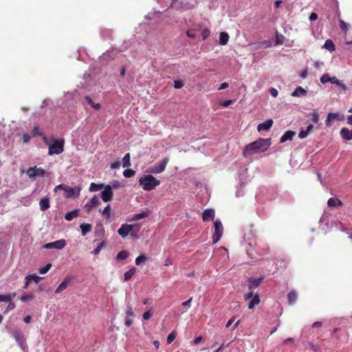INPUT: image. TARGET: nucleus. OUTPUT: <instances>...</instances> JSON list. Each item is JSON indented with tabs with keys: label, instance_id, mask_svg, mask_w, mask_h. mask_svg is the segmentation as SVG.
<instances>
[{
	"label": "nucleus",
	"instance_id": "38",
	"mask_svg": "<svg viewBox=\"0 0 352 352\" xmlns=\"http://www.w3.org/2000/svg\"><path fill=\"white\" fill-rule=\"evenodd\" d=\"M135 170H133L132 169H126L123 172V175L126 178H130V177H133L135 175Z\"/></svg>",
	"mask_w": 352,
	"mask_h": 352
},
{
	"label": "nucleus",
	"instance_id": "59",
	"mask_svg": "<svg viewBox=\"0 0 352 352\" xmlns=\"http://www.w3.org/2000/svg\"><path fill=\"white\" fill-rule=\"evenodd\" d=\"M132 324H133V320L131 319V318H126L125 325L127 327H129L132 325Z\"/></svg>",
	"mask_w": 352,
	"mask_h": 352
},
{
	"label": "nucleus",
	"instance_id": "17",
	"mask_svg": "<svg viewBox=\"0 0 352 352\" xmlns=\"http://www.w3.org/2000/svg\"><path fill=\"white\" fill-rule=\"evenodd\" d=\"M296 135V132L293 131H287L280 139V142L283 143L287 140H292L294 136Z\"/></svg>",
	"mask_w": 352,
	"mask_h": 352
},
{
	"label": "nucleus",
	"instance_id": "15",
	"mask_svg": "<svg viewBox=\"0 0 352 352\" xmlns=\"http://www.w3.org/2000/svg\"><path fill=\"white\" fill-rule=\"evenodd\" d=\"M39 206L41 211H45L50 208V197L45 196L42 197L39 201Z\"/></svg>",
	"mask_w": 352,
	"mask_h": 352
},
{
	"label": "nucleus",
	"instance_id": "8",
	"mask_svg": "<svg viewBox=\"0 0 352 352\" xmlns=\"http://www.w3.org/2000/svg\"><path fill=\"white\" fill-rule=\"evenodd\" d=\"M245 300L251 299L250 302L248 303V308L252 309L254 307V306L257 305L260 302V298L258 294H256L254 295L252 291H250L248 294H246L244 296Z\"/></svg>",
	"mask_w": 352,
	"mask_h": 352
},
{
	"label": "nucleus",
	"instance_id": "14",
	"mask_svg": "<svg viewBox=\"0 0 352 352\" xmlns=\"http://www.w3.org/2000/svg\"><path fill=\"white\" fill-rule=\"evenodd\" d=\"M272 125H273V120L272 119H268L266 121H265L264 122L259 124L257 126V130L258 131H261L263 130L268 131L270 129V128L272 126Z\"/></svg>",
	"mask_w": 352,
	"mask_h": 352
},
{
	"label": "nucleus",
	"instance_id": "13",
	"mask_svg": "<svg viewBox=\"0 0 352 352\" xmlns=\"http://www.w3.org/2000/svg\"><path fill=\"white\" fill-rule=\"evenodd\" d=\"M263 278H250L248 280L247 285L248 287V289L250 291H252L253 288L258 287L262 283Z\"/></svg>",
	"mask_w": 352,
	"mask_h": 352
},
{
	"label": "nucleus",
	"instance_id": "60",
	"mask_svg": "<svg viewBox=\"0 0 352 352\" xmlns=\"http://www.w3.org/2000/svg\"><path fill=\"white\" fill-rule=\"evenodd\" d=\"M307 74H308V72H307V69H304V70H302V71L301 72V73H300V76L302 78L305 79V78H307Z\"/></svg>",
	"mask_w": 352,
	"mask_h": 352
},
{
	"label": "nucleus",
	"instance_id": "32",
	"mask_svg": "<svg viewBox=\"0 0 352 352\" xmlns=\"http://www.w3.org/2000/svg\"><path fill=\"white\" fill-rule=\"evenodd\" d=\"M129 256V253L126 250H122L116 256V259L118 261L124 260Z\"/></svg>",
	"mask_w": 352,
	"mask_h": 352
},
{
	"label": "nucleus",
	"instance_id": "4",
	"mask_svg": "<svg viewBox=\"0 0 352 352\" xmlns=\"http://www.w3.org/2000/svg\"><path fill=\"white\" fill-rule=\"evenodd\" d=\"M140 230V226L138 225H129V224H122L121 227L118 229V234L122 237L125 238L129 235V234L131 232V235L134 236L133 231L138 232Z\"/></svg>",
	"mask_w": 352,
	"mask_h": 352
},
{
	"label": "nucleus",
	"instance_id": "19",
	"mask_svg": "<svg viewBox=\"0 0 352 352\" xmlns=\"http://www.w3.org/2000/svg\"><path fill=\"white\" fill-rule=\"evenodd\" d=\"M342 202L339 199L336 197H331L327 201V205L329 207H337L342 206Z\"/></svg>",
	"mask_w": 352,
	"mask_h": 352
},
{
	"label": "nucleus",
	"instance_id": "33",
	"mask_svg": "<svg viewBox=\"0 0 352 352\" xmlns=\"http://www.w3.org/2000/svg\"><path fill=\"white\" fill-rule=\"evenodd\" d=\"M104 186V184H95V183H91V185H90V187H89V190L91 192H95V191H98L100 189H102L103 187Z\"/></svg>",
	"mask_w": 352,
	"mask_h": 352
},
{
	"label": "nucleus",
	"instance_id": "34",
	"mask_svg": "<svg viewBox=\"0 0 352 352\" xmlns=\"http://www.w3.org/2000/svg\"><path fill=\"white\" fill-rule=\"evenodd\" d=\"M33 298H34V295L32 294H24L19 297L20 300L23 302H30V301L32 300Z\"/></svg>",
	"mask_w": 352,
	"mask_h": 352
},
{
	"label": "nucleus",
	"instance_id": "25",
	"mask_svg": "<svg viewBox=\"0 0 352 352\" xmlns=\"http://www.w3.org/2000/svg\"><path fill=\"white\" fill-rule=\"evenodd\" d=\"M287 299H288L289 303L290 305L294 304L296 301V300H297V294L295 292V291H294V290L290 291L287 294Z\"/></svg>",
	"mask_w": 352,
	"mask_h": 352
},
{
	"label": "nucleus",
	"instance_id": "20",
	"mask_svg": "<svg viewBox=\"0 0 352 352\" xmlns=\"http://www.w3.org/2000/svg\"><path fill=\"white\" fill-rule=\"evenodd\" d=\"M229 35L227 32H222L219 34V43L221 45H225L228 43L229 41Z\"/></svg>",
	"mask_w": 352,
	"mask_h": 352
},
{
	"label": "nucleus",
	"instance_id": "7",
	"mask_svg": "<svg viewBox=\"0 0 352 352\" xmlns=\"http://www.w3.org/2000/svg\"><path fill=\"white\" fill-rule=\"evenodd\" d=\"M169 159L166 157L161 160L157 164L150 168L149 171L153 174H158L164 172L166 169V165Z\"/></svg>",
	"mask_w": 352,
	"mask_h": 352
},
{
	"label": "nucleus",
	"instance_id": "50",
	"mask_svg": "<svg viewBox=\"0 0 352 352\" xmlns=\"http://www.w3.org/2000/svg\"><path fill=\"white\" fill-rule=\"evenodd\" d=\"M15 307V304L12 302V301L8 302V305L6 308V309L4 311V314H6L7 312L14 309Z\"/></svg>",
	"mask_w": 352,
	"mask_h": 352
},
{
	"label": "nucleus",
	"instance_id": "63",
	"mask_svg": "<svg viewBox=\"0 0 352 352\" xmlns=\"http://www.w3.org/2000/svg\"><path fill=\"white\" fill-rule=\"evenodd\" d=\"M202 340V337L201 336H199V337H197L195 340H194V344L197 345L199 343H200Z\"/></svg>",
	"mask_w": 352,
	"mask_h": 352
},
{
	"label": "nucleus",
	"instance_id": "29",
	"mask_svg": "<svg viewBox=\"0 0 352 352\" xmlns=\"http://www.w3.org/2000/svg\"><path fill=\"white\" fill-rule=\"evenodd\" d=\"M100 212H101L105 217L107 220H109L110 218V212H111V206L108 204L103 210H100Z\"/></svg>",
	"mask_w": 352,
	"mask_h": 352
},
{
	"label": "nucleus",
	"instance_id": "3",
	"mask_svg": "<svg viewBox=\"0 0 352 352\" xmlns=\"http://www.w3.org/2000/svg\"><path fill=\"white\" fill-rule=\"evenodd\" d=\"M139 184L144 190L151 191L160 184V181L152 175H146L140 178Z\"/></svg>",
	"mask_w": 352,
	"mask_h": 352
},
{
	"label": "nucleus",
	"instance_id": "22",
	"mask_svg": "<svg viewBox=\"0 0 352 352\" xmlns=\"http://www.w3.org/2000/svg\"><path fill=\"white\" fill-rule=\"evenodd\" d=\"M81 233L82 236L87 234V232H90L92 228V226L90 223H82L80 224Z\"/></svg>",
	"mask_w": 352,
	"mask_h": 352
},
{
	"label": "nucleus",
	"instance_id": "39",
	"mask_svg": "<svg viewBox=\"0 0 352 352\" xmlns=\"http://www.w3.org/2000/svg\"><path fill=\"white\" fill-rule=\"evenodd\" d=\"M110 186H111V189L112 188L118 189V188H120L121 186H123L122 183L119 180H116V179L113 180L111 182Z\"/></svg>",
	"mask_w": 352,
	"mask_h": 352
},
{
	"label": "nucleus",
	"instance_id": "10",
	"mask_svg": "<svg viewBox=\"0 0 352 352\" xmlns=\"http://www.w3.org/2000/svg\"><path fill=\"white\" fill-rule=\"evenodd\" d=\"M104 189L101 192V198L103 201L108 202L113 199V193L111 190V186H104Z\"/></svg>",
	"mask_w": 352,
	"mask_h": 352
},
{
	"label": "nucleus",
	"instance_id": "43",
	"mask_svg": "<svg viewBox=\"0 0 352 352\" xmlns=\"http://www.w3.org/2000/svg\"><path fill=\"white\" fill-rule=\"evenodd\" d=\"M153 314H154V311H152L151 309H150L147 311H145L143 314L144 320H149L151 318V317L153 315Z\"/></svg>",
	"mask_w": 352,
	"mask_h": 352
},
{
	"label": "nucleus",
	"instance_id": "12",
	"mask_svg": "<svg viewBox=\"0 0 352 352\" xmlns=\"http://www.w3.org/2000/svg\"><path fill=\"white\" fill-rule=\"evenodd\" d=\"M215 212L213 209L204 210L202 213V219L204 221H208L213 220L214 218Z\"/></svg>",
	"mask_w": 352,
	"mask_h": 352
},
{
	"label": "nucleus",
	"instance_id": "45",
	"mask_svg": "<svg viewBox=\"0 0 352 352\" xmlns=\"http://www.w3.org/2000/svg\"><path fill=\"white\" fill-rule=\"evenodd\" d=\"M30 281L34 280L36 283H38L43 278L38 276L35 274H31L28 276Z\"/></svg>",
	"mask_w": 352,
	"mask_h": 352
},
{
	"label": "nucleus",
	"instance_id": "58",
	"mask_svg": "<svg viewBox=\"0 0 352 352\" xmlns=\"http://www.w3.org/2000/svg\"><path fill=\"white\" fill-rule=\"evenodd\" d=\"M318 19V14L316 12H311L309 16V20L311 21H316Z\"/></svg>",
	"mask_w": 352,
	"mask_h": 352
},
{
	"label": "nucleus",
	"instance_id": "57",
	"mask_svg": "<svg viewBox=\"0 0 352 352\" xmlns=\"http://www.w3.org/2000/svg\"><path fill=\"white\" fill-rule=\"evenodd\" d=\"M270 93L273 97H276L278 96V91L275 88H271L270 89Z\"/></svg>",
	"mask_w": 352,
	"mask_h": 352
},
{
	"label": "nucleus",
	"instance_id": "5",
	"mask_svg": "<svg viewBox=\"0 0 352 352\" xmlns=\"http://www.w3.org/2000/svg\"><path fill=\"white\" fill-rule=\"evenodd\" d=\"M26 174L29 178L34 179L37 177H43L45 176L46 171L42 168H38L37 166L30 167L26 171Z\"/></svg>",
	"mask_w": 352,
	"mask_h": 352
},
{
	"label": "nucleus",
	"instance_id": "27",
	"mask_svg": "<svg viewBox=\"0 0 352 352\" xmlns=\"http://www.w3.org/2000/svg\"><path fill=\"white\" fill-rule=\"evenodd\" d=\"M78 211L77 210H72L71 212H68L65 215V219L67 221H72L74 218L78 217Z\"/></svg>",
	"mask_w": 352,
	"mask_h": 352
},
{
	"label": "nucleus",
	"instance_id": "53",
	"mask_svg": "<svg viewBox=\"0 0 352 352\" xmlns=\"http://www.w3.org/2000/svg\"><path fill=\"white\" fill-rule=\"evenodd\" d=\"M31 137L32 136L28 135V133H24L22 136V140L23 142L28 143L30 140Z\"/></svg>",
	"mask_w": 352,
	"mask_h": 352
},
{
	"label": "nucleus",
	"instance_id": "2",
	"mask_svg": "<svg viewBox=\"0 0 352 352\" xmlns=\"http://www.w3.org/2000/svg\"><path fill=\"white\" fill-rule=\"evenodd\" d=\"M45 144L48 145V154L52 155L54 154L58 155L64 151V140H57L56 138H52L50 142L48 141L47 138H43Z\"/></svg>",
	"mask_w": 352,
	"mask_h": 352
},
{
	"label": "nucleus",
	"instance_id": "11",
	"mask_svg": "<svg viewBox=\"0 0 352 352\" xmlns=\"http://www.w3.org/2000/svg\"><path fill=\"white\" fill-rule=\"evenodd\" d=\"M100 204V201L99 198L96 195H95L91 198V199L89 202H87L85 204V208L86 210L88 212H89L94 208L99 206Z\"/></svg>",
	"mask_w": 352,
	"mask_h": 352
},
{
	"label": "nucleus",
	"instance_id": "54",
	"mask_svg": "<svg viewBox=\"0 0 352 352\" xmlns=\"http://www.w3.org/2000/svg\"><path fill=\"white\" fill-rule=\"evenodd\" d=\"M120 166V161L117 160L114 162H113L111 164V168L112 169H117V168H119Z\"/></svg>",
	"mask_w": 352,
	"mask_h": 352
},
{
	"label": "nucleus",
	"instance_id": "40",
	"mask_svg": "<svg viewBox=\"0 0 352 352\" xmlns=\"http://www.w3.org/2000/svg\"><path fill=\"white\" fill-rule=\"evenodd\" d=\"M134 316V311L131 306H127L126 308V318H131Z\"/></svg>",
	"mask_w": 352,
	"mask_h": 352
},
{
	"label": "nucleus",
	"instance_id": "55",
	"mask_svg": "<svg viewBox=\"0 0 352 352\" xmlns=\"http://www.w3.org/2000/svg\"><path fill=\"white\" fill-rule=\"evenodd\" d=\"M232 102H233V100H227L223 101L221 104V106H223V107H228V106H230Z\"/></svg>",
	"mask_w": 352,
	"mask_h": 352
},
{
	"label": "nucleus",
	"instance_id": "41",
	"mask_svg": "<svg viewBox=\"0 0 352 352\" xmlns=\"http://www.w3.org/2000/svg\"><path fill=\"white\" fill-rule=\"evenodd\" d=\"M147 259L146 256L144 254H141L138 256L135 259V264L137 265H140L142 262L145 261Z\"/></svg>",
	"mask_w": 352,
	"mask_h": 352
},
{
	"label": "nucleus",
	"instance_id": "51",
	"mask_svg": "<svg viewBox=\"0 0 352 352\" xmlns=\"http://www.w3.org/2000/svg\"><path fill=\"white\" fill-rule=\"evenodd\" d=\"M339 26L342 31L346 32L347 30L346 23L342 19L339 20Z\"/></svg>",
	"mask_w": 352,
	"mask_h": 352
},
{
	"label": "nucleus",
	"instance_id": "48",
	"mask_svg": "<svg viewBox=\"0 0 352 352\" xmlns=\"http://www.w3.org/2000/svg\"><path fill=\"white\" fill-rule=\"evenodd\" d=\"M210 32L208 28H205L201 31V36L203 40H206L210 35Z\"/></svg>",
	"mask_w": 352,
	"mask_h": 352
},
{
	"label": "nucleus",
	"instance_id": "9",
	"mask_svg": "<svg viewBox=\"0 0 352 352\" xmlns=\"http://www.w3.org/2000/svg\"><path fill=\"white\" fill-rule=\"evenodd\" d=\"M66 245V241L65 239L57 240L54 242L46 243L43 248L45 249H57L62 250Z\"/></svg>",
	"mask_w": 352,
	"mask_h": 352
},
{
	"label": "nucleus",
	"instance_id": "42",
	"mask_svg": "<svg viewBox=\"0 0 352 352\" xmlns=\"http://www.w3.org/2000/svg\"><path fill=\"white\" fill-rule=\"evenodd\" d=\"M103 246L104 242L100 243V244L91 252V254H93L94 255L98 254L101 251L102 248H103Z\"/></svg>",
	"mask_w": 352,
	"mask_h": 352
},
{
	"label": "nucleus",
	"instance_id": "30",
	"mask_svg": "<svg viewBox=\"0 0 352 352\" xmlns=\"http://www.w3.org/2000/svg\"><path fill=\"white\" fill-rule=\"evenodd\" d=\"M85 100L89 104H90L94 109L98 110L100 109V103H95L90 96H86Z\"/></svg>",
	"mask_w": 352,
	"mask_h": 352
},
{
	"label": "nucleus",
	"instance_id": "62",
	"mask_svg": "<svg viewBox=\"0 0 352 352\" xmlns=\"http://www.w3.org/2000/svg\"><path fill=\"white\" fill-rule=\"evenodd\" d=\"M229 344H225V343H223L214 352H220L221 350L228 346Z\"/></svg>",
	"mask_w": 352,
	"mask_h": 352
},
{
	"label": "nucleus",
	"instance_id": "21",
	"mask_svg": "<svg viewBox=\"0 0 352 352\" xmlns=\"http://www.w3.org/2000/svg\"><path fill=\"white\" fill-rule=\"evenodd\" d=\"M323 47L330 52H334L336 50L335 45L331 39H327L325 41Z\"/></svg>",
	"mask_w": 352,
	"mask_h": 352
},
{
	"label": "nucleus",
	"instance_id": "64",
	"mask_svg": "<svg viewBox=\"0 0 352 352\" xmlns=\"http://www.w3.org/2000/svg\"><path fill=\"white\" fill-rule=\"evenodd\" d=\"M314 65L316 69H319L320 67L323 65V63L320 61H315Z\"/></svg>",
	"mask_w": 352,
	"mask_h": 352
},
{
	"label": "nucleus",
	"instance_id": "16",
	"mask_svg": "<svg viewBox=\"0 0 352 352\" xmlns=\"http://www.w3.org/2000/svg\"><path fill=\"white\" fill-rule=\"evenodd\" d=\"M340 136L345 140H352V129L349 130L348 128L344 127L340 130Z\"/></svg>",
	"mask_w": 352,
	"mask_h": 352
},
{
	"label": "nucleus",
	"instance_id": "1",
	"mask_svg": "<svg viewBox=\"0 0 352 352\" xmlns=\"http://www.w3.org/2000/svg\"><path fill=\"white\" fill-rule=\"evenodd\" d=\"M270 145V138H258L245 146L243 151V155L247 157L253 154L263 152L266 151Z\"/></svg>",
	"mask_w": 352,
	"mask_h": 352
},
{
	"label": "nucleus",
	"instance_id": "35",
	"mask_svg": "<svg viewBox=\"0 0 352 352\" xmlns=\"http://www.w3.org/2000/svg\"><path fill=\"white\" fill-rule=\"evenodd\" d=\"M338 114L336 113H329L327 116V125H329V122L338 119Z\"/></svg>",
	"mask_w": 352,
	"mask_h": 352
},
{
	"label": "nucleus",
	"instance_id": "31",
	"mask_svg": "<svg viewBox=\"0 0 352 352\" xmlns=\"http://www.w3.org/2000/svg\"><path fill=\"white\" fill-rule=\"evenodd\" d=\"M148 216V212H142L141 213L135 214L133 216L131 221H138L141 219L146 218Z\"/></svg>",
	"mask_w": 352,
	"mask_h": 352
},
{
	"label": "nucleus",
	"instance_id": "37",
	"mask_svg": "<svg viewBox=\"0 0 352 352\" xmlns=\"http://www.w3.org/2000/svg\"><path fill=\"white\" fill-rule=\"evenodd\" d=\"M51 267H52V264L51 263H48L45 266L39 268L38 269V272L41 274H46L50 270Z\"/></svg>",
	"mask_w": 352,
	"mask_h": 352
},
{
	"label": "nucleus",
	"instance_id": "56",
	"mask_svg": "<svg viewBox=\"0 0 352 352\" xmlns=\"http://www.w3.org/2000/svg\"><path fill=\"white\" fill-rule=\"evenodd\" d=\"M308 134L309 133L306 131H300L299 134H298V137L300 139H303V138H305L307 136Z\"/></svg>",
	"mask_w": 352,
	"mask_h": 352
},
{
	"label": "nucleus",
	"instance_id": "24",
	"mask_svg": "<svg viewBox=\"0 0 352 352\" xmlns=\"http://www.w3.org/2000/svg\"><path fill=\"white\" fill-rule=\"evenodd\" d=\"M64 197L66 198H70L74 196L75 191L72 187L65 186V188H64Z\"/></svg>",
	"mask_w": 352,
	"mask_h": 352
},
{
	"label": "nucleus",
	"instance_id": "46",
	"mask_svg": "<svg viewBox=\"0 0 352 352\" xmlns=\"http://www.w3.org/2000/svg\"><path fill=\"white\" fill-rule=\"evenodd\" d=\"M311 120L314 123H318L319 121V114L316 112H313L311 113Z\"/></svg>",
	"mask_w": 352,
	"mask_h": 352
},
{
	"label": "nucleus",
	"instance_id": "36",
	"mask_svg": "<svg viewBox=\"0 0 352 352\" xmlns=\"http://www.w3.org/2000/svg\"><path fill=\"white\" fill-rule=\"evenodd\" d=\"M122 166L123 167H129L131 166L130 163V154L128 153L125 154L124 157L122 158Z\"/></svg>",
	"mask_w": 352,
	"mask_h": 352
},
{
	"label": "nucleus",
	"instance_id": "52",
	"mask_svg": "<svg viewBox=\"0 0 352 352\" xmlns=\"http://www.w3.org/2000/svg\"><path fill=\"white\" fill-rule=\"evenodd\" d=\"M329 82L338 86H340L342 85L341 82L336 76L331 77Z\"/></svg>",
	"mask_w": 352,
	"mask_h": 352
},
{
	"label": "nucleus",
	"instance_id": "47",
	"mask_svg": "<svg viewBox=\"0 0 352 352\" xmlns=\"http://www.w3.org/2000/svg\"><path fill=\"white\" fill-rule=\"evenodd\" d=\"M176 338V333L172 331L167 337V342L170 344Z\"/></svg>",
	"mask_w": 352,
	"mask_h": 352
},
{
	"label": "nucleus",
	"instance_id": "61",
	"mask_svg": "<svg viewBox=\"0 0 352 352\" xmlns=\"http://www.w3.org/2000/svg\"><path fill=\"white\" fill-rule=\"evenodd\" d=\"M192 298H190L188 300L184 301L182 302V306H190V303H191V301H192Z\"/></svg>",
	"mask_w": 352,
	"mask_h": 352
},
{
	"label": "nucleus",
	"instance_id": "6",
	"mask_svg": "<svg viewBox=\"0 0 352 352\" xmlns=\"http://www.w3.org/2000/svg\"><path fill=\"white\" fill-rule=\"evenodd\" d=\"M214 232L212 235V243H217L221 238L223 233V227L220 221H215L214 222Z\"/></svg>",
	"mask_w": 352,
	"mask_h": 352
},
{
	"label": "nucleus",
	"instance_id": "23",
	"mask_svg": "<svg viewBox=\"0 0 352 352\" xmlns=\"http://www.w3.org/2000/svg\"><path fill=\"white\" fill-rule=\"evenodd\" d=\"M69 283V280L67 279V278H65L59 285L58 287L56 288V291H55V293L58 294V293H60L62 291H63L64 289H65L68 285V284Z\"/></svg>",
	"mask_w": 352,
	"mask_h": 352
},
{
	"label": "nucleus",
	"instance_id": "49",
	"mask_svg": "<svg viewBox=\"0 0 352 352\" xmlns=\"http://www.w3.org/2000/svg\"><path fill=\"white\" fill-rule=\"evenodd\" d=\"M184 85V83L180 80H177L174 81V87L175 89H180V88L183 87Z\"/></svg>",
	"mask_w": 352,
	"mask_h": 352
},
{
	"label": "nucleus",
	"instance_id": "18",
	"mask_svg": "<svg viewBox=\"0 0 352 352\" xmlns=\"http://www.w3.org/2000/svg\"><path fill=\"white\" fill-rule=\"evenodd\" d=\"M307 94V91L302 88V87H298L295 89V90L292 92V96L293 97H301L305 96Z\"/></svg>",
	"mask_w": 352,
	"mask_h": 352
},
{
	"label": "nucleus",
	"instance_id": "28",
	"mask_svg": "<svg viewBox=\"0 0 352 352\" xmlns=\"http://www.w3.org/2000/svg\"><path fill=\"white\" fill-rule=\"evenodd\" d=\"M135 272H136V268L135 267H132L129 271L126 272L124 274V280L127 281L129 279H131L133 277V276H134Z\"/></svg>",
	"mask_w": 352,
	"mask_h": 352
},
{
	"label": "nucleus",
	"instance_id": "44",
	"mask_svg": "<svg viewBox=\"0 0 352 352\" xmlns=\"http://www.w3.org/2000/svg\"><path fill=\"white\" fill-rule=\"evenodd\" d=\"M330 76H329L328 74H323L321 77H320V82L322 83V84H325L327 82H330Z\"/></svg>",
	"mask_w": 352,
	"mask_h": 352
},
{
	"label": "nucleus",
	"instance_id": "26",
	"mask_svg": "<svg viewBox=\"0 0 352 352\" xmlns=\"http://www.w3.org/2000/svg\"><path fill=\"white\" fill-rule=\"evenodd\" d=\"M15 293L7 294L5 295L0 294V302H8L9 301H12V298L15 296Z\"/></svg>",
	"mask_w": 352,
	"mask_h": 352
}]
</instances>
